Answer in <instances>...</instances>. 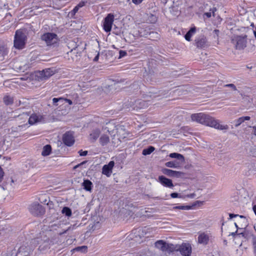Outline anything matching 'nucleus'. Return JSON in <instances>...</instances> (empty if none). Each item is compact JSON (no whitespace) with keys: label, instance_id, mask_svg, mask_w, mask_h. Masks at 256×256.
<instances>
[{"label":"nucleus","instance_id":"nucleus-1","mask_svg":"<svg viewBox=\"0 0 256 256\" xmlns=\"http://www.w3.org/2000/svg\"><path fill=\"white\" fill-rule=\"evenodd\" d=\"M191 118L194 122L218 130H228V128L227 125L221 124L218 120L204 113L192 114L191 116Z\"/></svg>","mask_w":256,"mask_h":256},{"label":"nucleus","instance_id":"nucleus-48","mask_svg":"<svg viewBox=\"0 0 256 256\" xmlns=\"http://www.w3.org/2000/svg\"><path fill=\"white\" fill-rule=\"evenodd\" d=\"M84 6V2H80L76 6H78V8H82Z\"/></svg>","mask_w":256,"mask_h":256},{"label":"nucleus","instance_id":"nucleus-43","mask_svg":"<svg viewBox=\"0 0 256 256\" xmlns=\"http://www.w3.org/2000/svg\"><path fill=\"white\" fill-rule=\"evenodd\" d=\"M86 161H84L82 162H81L80 164H78L77 165H76V166H74V169H76L77 168H78L80 167V166L83 165L84 164H86Z\"/></svg>","mask_w":256,"mask_h":256},{"label":"nucleus","instance_id":"nucleus-32","mask_svg":"<svg viewBox=\"0 0 256 256\" xmlns=\"http://www.w3.org/2000/svg\"><path fill=\"white\" fill-rule=\"evenodd\" d=\"M252 250H253L254 254V256H256V237H254L252 238Z\"/></svg>","mask_w":256,"mask_h":256},{"label":"nucleus","instance_id":"nucleus-8","mask_svg":"<svg viewBox=\"0 0 256 256\" xmlns=\"http://www.w3.org/2000/svg\"><path fill=\"white\" fill-rule=\"evenodd\" d=\"M114 20L113 14H109L104 18L103 22V28L106 32H110Z\"/></svg>","mask_w":256,"mask_h":256},{"label":"nucleus","instance_id":"nucleus-51","mask_svg":"<svg viewBox=\"0 0 256 256\" xmlns=\"http://www.w3.org/2000/svg\"><path fill=\"white\" fill-rule=\"evenodd\" d=\"M147 230V228H146L140 229L138 232H140V231H142V232H146Z\"/></svg>","mask_w":256,"mask_h":256},{"label":"nucleus","instance_id":"nucleus-9","mask_svg":"<svg viewBox=\"0 0 256 256\" xmlns=\"http://www.w3.org/2000/svg\"><path fill=\"white\" fill-rule=\"evenodd\" d=\"M155 246L163 252L168 251V250H170L173 248L172 244H170L162 240H158L156 242Z\"/></svg>","mask_w":256,"mask_h":256},{"label":"nucleus","instance_id":"nucleus-44","mask_svg":"<svg viewBox=\"0 0 256 256\" xmlns=\"http://www.w3.org/2000/svg\"><path fill=\"white\" fill-rule=\"evenodd\" d=\"M27 126H28L27 123H26L24 124H22V125H20V126H18V129H19V130H20L21 128H26Z\"/></svg>","mask_w":256,"mask_h":256},{"label":"nucleus","instance_id":"nucleus-28","mask_svg":"<svg viewBox=\"0 0 256 256\" xmlns=\"http://www.w3.org/2000/svg\"><path fill=\"white\" fill-rule=\"evenodd\" d=\"M62 213L67 216H70L72 215V210L68 207H64L62 210Z\"/></svg>","mask_w":256,"mask_h":256},{"label":"nucleus","instance_id":"nucleus-4","mask_svg":"<svg viewBox=\"0 0 256 256\" xmlns=\"http://www.w3.org/2000/svg\"><path fill=\"white\" fill-rule=\"evenodd\" d=\"M26 40L25 34L21 30H18L16 32L14 46L16 48L22 49L24 48Z\"/></svg>","mask_w":256,"mask_h":256},{"label":"nucleus","instance_id":"nucleus-39","mask_svg":"<svg viewBox=\"0 0 256 256\" xmlns=\"http://www.w3.org/2000/svg\"><path fill=\"white\" fill-rule=\"evenodd\" d=\"M170 196L172 198H181L180 196L178 193L173 192L170 194Z\"/></svg>","mask_w":256,"mask_h":256},{"label":"nucleus","instance_id":"nucleus-22","mask_svg":"<svg viewBox=\"0 0 256 256\" xmlns=\"http://www.w3.org/2000/svg\"><path fill=\"white\" fill-rule=\"evenodd\" d=\"M52 150V148L50 145L45 146L42 149V154L44 156H46L50 154Z\"/></svg>","mask_w":256,"mask_h":256},{"label":"nucleus","instance_id":"nucleus-23","mask_svg":"<svg viewBox=\"0 0 256 256\" xmlns=\"http://www.w3.org/2000/svg\"><path fill=\"white\" fill-rule=\"evenodd\" d=\"M110 142L109 137L106 134L101 136L100 139V142L102 146L107 144Z\"/></svg>","mask_w":256,"mask_h":256},{"label":"nucleus","instance_id":"nucleus-5","mask_svg":"<svg viewBox=\"0 0 256 256\" xmlns=\"http://www.w3.org/2000/svg\"><path fill=\"white\" fill-rule=\"evenodd\" d=\"M41 39L44 41L47 46H52L58 42V38L56 34L52 32H46L41 36Z\"/></svg>","mask_w":256,"mask_h":256},{"label":"nucleus","instance_id":"nucleus-11","mask_svg":"<svg viewBox=\"0 0 256 256\" xmlns=\"http://www.w3.org/2000/svg\"><path fill=\"white\" fill-rule=\"evenodd\" d=\"M62 139L64 144L69 146H72L74 142V134L71 132H66L64 135Z\"/></svg>","mask_w":256,"mask_h":256},{"label":"nucleus","instance_id":"nucleus-21","mask_svg":"<svg viewBox=\"0 0 256 256\" xmlns=\"http://www.w3.org/2000/svg\"><path fill=\"white\" fill-rule=\"evenodd\" d=\"M65 98H54L52 99V102L54 105L58 106V105H62L65 104Z\"/></svg>","mask_w":256,"mask_h":256},{"label":"nucleus","instance_id":"nucleus-3","mask_svg":"<svg viewBox=\"0 0 256 256\" xmlns=\"http://www.w3.org/2000/svg\"><path fill=\"white\" fill-rule=\"evenodd\" d=\"M231 42L236 50H242L246 46L248 39L246 35L234 36L232 37Z\"/></svg>","mask_w":256,"mask_h":256},{"label":"nucleus","instance_id":"nucleus-20","mask_svg":"<svg viewBox=\"0 0 256 256\" xmlns=\"http://www.w3.org/2000/svg\"><path fill=\"white\" fill-rule=\"evenodd\" d=\"M169 156L171 158H176L177 160H180L181 162H184V156L182 154L178 153H171L170 154Z\"/></svg>","mask_w":256,"mask_h":256},{"label":"nucleus","instance_id":"nucleus-7","mask_svg":"<svg viewBox=\"0 0 256 256\" xmlns=\"http://www.w3.org/2000/svg\"><path fill=\"white\" fill-rule=\"evenodd\" d=\"M212 238V235L210 232H200L198 238V244L206 245Z\"/></svg>","mask_w":256,"mask_h":256},{"label":"nucleus","instance_id":"nucleus-34","mask_svg":"<svg viewBox=\"0 0 256 256\" xmlns=\"http://www.w3.org/2000/svg\"><path fill=\"white\" fill-rule=\"evenodd\" d=\"M244 122V120L242 119V117L236 120V124L235 126L236 127L239 126L242 123Z\"/></svg>","mask_w":256,"mask_h":256},{"label":"nucleus","instance_id":"nucleus-31","mask_svg":"<svg viewBox=\"0 0 256 256\" xmlns=\"http://www.w3.org/2000/svg\"><path fill=\"white\" fill-rule=\"evenodd\" d=\"M229 216L230 218V219H232L233 218H236V217L238 216L240 219H242L244 221V222L246 221V217L243 216H240L238 214H230Z\"/></svg>","mask_w":256,"mask_h":256},{"label":"nucleus","instance_id":"nucleus-50","mask_svg":"<svg viewBox=\"0 0 256 256\" xmlns=\"http://www.w3.org/2000/svg\"><path fill=\"white\" fill-rule=\"evenodd\" d=\"M99 58V54H98L94 58V61H98Z\"/></svg>","mask_w":256,"mask_h":256},{"label":"nucleus","instance_id":"nucleus-26","mask_svg":"<svg viewBox=\"0 0 256 256\" xmlns=\"http://www.w3.org/2000/svg\"><path fill=\"white\" fill-rule=\"evenodd\" d=\"M154 147L150 146L148 148L143 150L142 154L144 156L150 154L154 150Z\"/></svg>","mask_w":256,"mask_h":256},{"label":"nucleus","instance_id":"nucleus-53","mask_svg":"<svg viewBox=\"0 0 256 256\" xmlns=\"http://www.w3.org/2000/svg\"><path fill=\"white\" fill-rule=\"evenodd\" d=\"M234 225H235V226H236V228H238V224H236V222H235V223H234Z\"/></svg>","mask_w":256,"mask_h":256},{"label":"nucleus","instance_id":"nucleus-52","mask_svg":"<svg viewBox=\"0 0 256 256\" xmlns=\"http://www.w3.org/2000/svg\"><path fill=\"white\" fill-rule=\"evenodd\" d=\"M236 232L232 233V236H235V234H236Z\"/></svg>","mask_w":256,"mask_h":256},{"label":"nucleus","instance_id":"nucleus-47","mask_svg":"<svg viewBox=\"0 0 256 256\" xmlns=\"http://www.w3.org/2000/svg\"><path fill=\"white\" fill-rule=\"evenodd\" d=\"M252 133L254 135L256 136V126H252Z\"/></svg>","mask_w":256,"mask_h":256},{"label":"nucleus","instance_id":"nucleus-19","mask_svg":"<svg viewBox=\"0 0 256 256\" xmlns=\"http://www.w3.org/2000/svg\"><path fill=\"white\" fill-rule=\"evenodd\" d=\"M100 130L98 129L94 130L90 134V139L95 141L99 136Z\"/></svg>","mask_w":256,"mask_h":256},{"label":"nucleus","instance_id":"nucleus-46","mask_svg":"<svg viewBox=\"0 0 256 256\" xmlns=\"http://www.w3.org/2000/svg\"><path fill=\"white\" fill-rule=\"evenodd\" d=\"M242 119L244 120V122L245 120H250V117L248 116H243L242 117Z\"/></svg>","mask_w":256,"mask_h":256},{"label":"nucleus","instance_id":"nucleus-36","mask_svg":"<svg viewBox=\"0 0 256 256\" xmlns=\"http://www.w3.org/2000/svg\"><path fill=\"white\" fill-rule=\"evenodd\" d=\"M4 176V172L2 168L0 166V182L2 180Z\"/></svg>","mask_w":256,"mask_h":256},{"label":"nucleus","instance_id":"nucleus-6","mask_svg":"<svg viewBox=\"0 0 256 256\" xmlns=\"http://www.w3.org/2000/svg\"><path fill=\"white\" fill-rule=\"evenodd\" d=\"M30 212L34 216H39L44 214L45 210L43 206L36 202L32 204L29 206Z\"/></svg>","mask_w":256,"mask_h":256},{"label":"nucleus","instance_id":"nucleus-18","mask_svg":"<svg viewBox=\"0 0 256 256\" xmlns=\"http://www.w3.org/2000/svg\"><path fill=\"white\" fill-rule=\"evenodd\" d=\"M196 27L192 28L186 34L184 38L188 41H190L191 37L196 33Z\"/></svg>","mask_w":256,"mask_h":256},{"label":"nucleus","instance_id":"nucleus-16","mask_svg":"<svg viewBox=\"0 0 256 256\" xmlns=\"http://www.w3.org/2000/svg\"><path fill=\"white\" fill-rule=\"evenodd\" d=\"M162 172L164 174L167 175L169 176H178L180 174V172L177 171H174L168 168H164L162 170Z\"/></svg>","mask_w":256,"mask_h":256},{"label":"nucleus","instance_id":"nucleus-13","mask_svg":"<svg viewBox=\"0 0 256 256\" xmlns=\"http://www.w3.org/2000/svg\"><path fill=\"white\" fill-rule=\"evenodd\" d=\"M54 71L52 68H48L39 72V76L41 78L46 79L52 76Z\"/></svg>","mask_w":256,"mask_h":256},{"label":"nucleus","instance_id":"nucleus-17","mask_svg":"<svg viewBox=\"0 0 256 256\" xmlns=\"http://www.w3.org/2000/svg\"><path fill=\"white\" fill-rule=\"evenodd\" d=\"M196 46L198 48H202L206 46V40L204 37L196 40Z\"/></svg>","mask_w":256,"mask_h":256},{"label":"nucleus","instance_id":"nucleus-24","mask_svg":"<svg viewBox=\"0 0 256 256\" xmlns=\"http://www.w3.org/2000/svg\"><path fill=\"white\" fill-rule=\"evenodd\" d=\"M22 250H24V248L22 247L20 248L19 249V252H18V253H16V250H13L10 252L6 254L4 256H17L20 254V256H22V254H20V252Z\"/></svg>","mask_w":256,"mask_h":256},{"label":"nucleus","instance_id":"nucleus-30","mask_svg":"<svg viewBox=\"0 0 256 256\" xmlns=\"http://www.w3.org/2000/svg\"><path fill=\"white\" fill-rule=\"evenodd\" d=\"M191 206H176L173 208L174 210H189L191 208Z\"/></svg>","mask_w":256,"mask_h":256},{"label":"nucleus","instance_id":"nucleus-33","mask_svg":"<svg viewBox=\"0 0 256 256\" xmlns=\"http://www.w3.org/2000/svg\"><path fill=\"white\" fill-rule=\"evenodd\" d=\"M87 247L86 246H78L75 248L74 250L76 251H82V252H86V250Z\"/></svg>","mask_w":256,"mask_h":256},{"label":"nucleus","instance_id":"nucleus-35","mask_svg":"<svg viewBox=\"0 0 256 256\" xmlns=\"http://www.w3.org/2000/svg\"><path fill=\"white\" fill-rule=\"evenodd\" d=\"M119 54H120V56H119L118 58H122L125 56L127 54V52L126 51L120 50L119 52Z\"/></svg>","mask_w":256,"mask_h":256},{"label":"nucleus","instance_id":"nucleus-55","mask_svg":"<svg viewBox=\"0 0 256 256\" xmlns=\"http://www.w3.org/2000/svg\"><path fill=\"white\" fill-rule=\"evenodd\" d=\"M200 202V203H201V204H202V202Z\"/></svg>","mask_w":256,"mask_h":256},{"label":"nucleus","instance_id":"nucleus-10","mask_svg":"<svg viewBox=\"0 0 256 256\" xmlns=\"http://www.w3.org/2000/svg\"><path fill=\"white\" fill-rule=\"evenodd\" d=\"M178 250L184 256H190L192 253V247L190 244H182L180 246Z\"/></svg>","mask_w":256,"mask_h":256},{"label":"nucleus","instance_id":"nucleus-40","mask_svg":"<svg viewBox=\"0 0 256 256\" xmlns=\"http://www.w3.org/2000/svg\"><path fill=\"white\" fill-rule=\"evenodd\" d=\"M78 153L80 156H85L88 154V151H82L81 150L78 152Z\"/></svg>","mask_w":256,"mask_h":256},{"label":"nucleus","instance_id":"nucleus-29","mask_svg":"<svg viewBox=\"0 0 256 256\" xmlns=\"http://www.w3.org/2000/svg\"><path fill=\"white\" fill-rule=\"evenodd\" d=\"M166 166L168 168H176L178 166V164L176 162H168L166 163Z\"/></svg>","mask_w":256,"mask_h":256},{"label":"nucleus","instance_id":"nucleus-42","mask_svg":"<svg viewBox=\"0 0 256 256\" xmlns=\"http://www.w3.org/2000/svg\"><path fill=\"white\" fill-rule=\"evenodd\" d=\"M143 0H132L133 3L136 4H140Z\"/></svg>","mask_w":256,"mask_h":256},{"label":"nucleus","instance_id":"nucleus-41","mask_svg":"<svg viewBox=\"0 0 256 256\" xmlns=\"http://www.w3.org/2000/svg\"><path fill=\"white\" fill-rule=\"evenodd\" d=\"M212 13L213 14V15L214 16V11H212V12H206L204 14V16H206L207 18H210L212 16Z\"/></svg>","mask_w":256,"mask_h":256},{"label":"nucleus","instance_id":"nucleus-38","mask_svg":"<svg viewBox=\"0 0 256 256\" xmlns=\"http://www.w3.org/2000/svg\"><path fill=\"white\" fill-rule=\"evenodd\" d=\"M224 86L231 88L234 90H236V86L234 84H226V85H224Z\"/></svg>","mask_w":256,"mask_h":256},{"label":"nucleus","instance_id":"nucleus-49","mask_svg":"<svg viewBox=\"0 0 256 256\" xmlns=\"http://www.w3.org/2000/svg\"><path fill=\"white\" fill-rule=\"evenodd\" d=\"M214 34L216 36H218V33H219V30H215L214 31Z\"/></svg>","mask_w":256,"mask_h":256},{"label":"nucleus","instance_id":"nucleus-2","mask_svg":"<svg viewBox=\"0 0 256 256\" xmlns=\"http://www.w3.org/2000/svg\"><path fill=\"white\" fill-rule=\"evenodd\" d=\"M28 119V123L30 125L45 122L44 117L42 115L36 114H32L28 118V114H22L18 116L17 120H24V122H25Z\"/></svg>","mask_w":256,"mask_h":256},{"label":"nucleus","instance_id":"nucleus-12","mask_svg":"<svg viewBox=\"0 0 256 256\" xmlns=\"http://www.w3.org/2000/svg\"><path fill=\"white\" fill-rule=\"evenodd\" d=\"M114 162L110 161L108 164H105L102 168V174L107 176H110L112 173V169L114 166Z\"/></svg>","mask_w":256,"mask_h":256},{"label":"nucleus","instance_id":"nucleus-37","mask_svg":"<svg viewBox=\"0 0 256 256\" xmlns=\"http://www.w3.org/2000/svg\"><path fill=\"white\" fill-rule=\"evenodd\" d=\"M79 8L78 6H76L74 7V8L73 9V10L70 12V14L72 16L74 15L76 12L78 11Z\"/></svg>","mask_w":256,"mask_h":256},{"label":"nucleus","instance_id":"nucleus-27","mask_svg":"<svg viewBox=\"0 0 256 256\" xmlns=\"http://www.w3.org/2000/svg\"><path fill=\"white\" fill-rule=\"evenodd\" d=\"M4 102L6 105L10 104L13 102V98L10 96H6L4 98Z\"/></svg>","mask_w":256,"mask_h":256},{"label":"nucleus","instance_id":"nucleus-54","mask_svg":"<svg viewBox=\"0 0 256 256\" xmlns=\"http://www.w3.org/2000/svg\"><path fill=\"white\" fill-rule=\"evenodd\" d=\"M254 36L256 38V31H254Z\"/></svg>","mask_w":256,"mask_h":256},{"label":"nucleus","instance_id":"nucleus-15","mask_svg":"<svg viewBox=\"0 0 256 256\" xmlns=\"http://www.w3.org/2000/svg\"><path fill=\"white\" fill-rule=\"evenodd\" d=\"M8 53V48L6 44L4 42H0V60Z\"/></svg>","mask_w":256,"mask_h":256},{"label":"nucleus","instance_id":"nucleus-14","mask_svg":"<svg viewBox=\"0 0 256 256\" xmlns=\"http://www.w3.org/2000/svg\"><path fill=\"white\" fill-rule=\"evenodd\" d=\"M158 182L164 186L172 188L174 186L172 180L163 176L158 177Z\"/></svg>","mask_w":256,"mask_h":256},{"label":"nucleus","instance_id":"nucleus-45","mask_svg":"<svg viewBox=\"0 0 256 256\" xmlns=\"http://www.w3.org/2000/svg\"><path fill=\"white\" fill-rule=\"evenodd\" d=\"M64 102H65V103L68 102L70 105L72 104V101L70 100L65 98Z\"/></svg>","mask_w":256,"mask_h":256},{"label":"nucleus","instance_id":"nucleus-25","mask_svg":"<svg viewBox=\"0 0 256 256\" xmlns=\"http://www.w3.org/2000/svg\"><path fill=\"white\" fill-rule=\"evenodd\" d=\"M92 184V182L89 180H85L83 182L84 188L87 191L91 190Z\"/></svg>","mask_w":256,"mask_h":256}]
</instances>
